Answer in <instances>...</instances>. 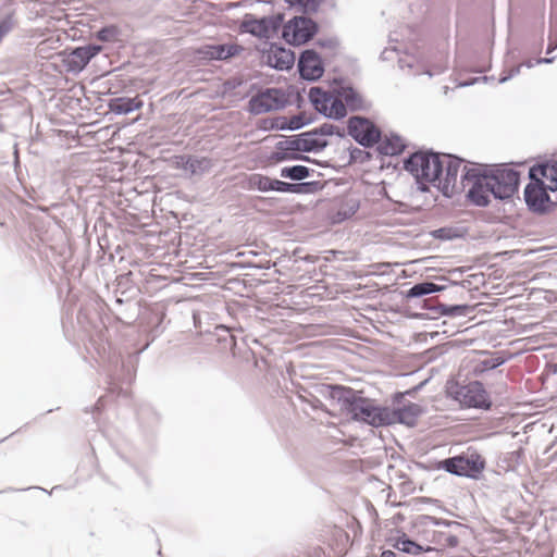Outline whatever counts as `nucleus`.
<instances>
[{"mask_svg":"<svg viewBox=\"0 0 557 557\" xmlns=\"http://www.w3.org/2000/svg\"><path fill=\"white\" fill-rule=\"evenodd\" d=\"M421 520L424 525H437V527L458 525V523L455 521L443 520V519H438V518H435L432 516H422Z\"/></svg>","mask_w":557,"mask_h":557,"instance_id":"49530a36","label":"nucleus"},{"mask_svg":"<svg viewBox=\"0 0 557 557\" xmlns=\"http://www.w3.org/2000/svg\"><path fill=\"white\" fill-rule=\"evenodd\" d=\"M322 189V185L319 181H311V182H296L294 194H314Z\"/></svg>","mask_w":557,"mask_h":557,"instance_id":"a19ab883","label":"nucleus"},{"mask_svg":"<svg viewBox=\"0 0 557 557\" xmlns=\"http://www.w3.org/2000/svg\"><path fill=\"white\" fill-rule=\"evenodd\" d=\"M122 42L120 38V29L114 25H107V52L109 51V42Z\"/></svg>","mask_w":557,"mask_h":557,"instance_id":"de8ad7c7","label":"nucleus"},{"mask_svg":"<svg viewBox=\"0 0 557 557\" xmlns=\"http://www.w3.org/2000/svg\"><path fill=\"white\" fill-rule=\"evenodd\" d=\"M282 138L283 140L275 144V151L271 156V160L277 163L290 160L312 162V159L304 153L320 152L329 146V141L317 140L309 131Z\"/></svg>","mask_w":557,"mask_h":557,"instance_id":"f03ea898","label":"nucleus"},{"mask_svg":"<svg viewBox=\"0 0 557 557\" xmlns=\"http://www.w3.org/2000/svg\"><path fill=\"white\" fill-rule=\"evenodd\" d=\"M430 235L438 240H454L462 238L466 235V230L459 226H444L430 232Z\"/></svg>","mask_w":557,"mask_h":557,"instance_id":"cd10ccee","label":"nucleus"},{"mask_svg":"<svg viewBox=\"0 0 557 557\" xmlns=\"http://www.w3.org/2000/svg\"><path fill=\"white\" fill-rule=\"evenodd\" d=\"M485 468L484 458L476 451L467 453L438 462V469L450 474L475 479Z\"/></svg>","mask_w":557,"mask_h":557,"instance_id":"6e6552de","label":"nucleus"},{"mask_svg":"<svg viewBox=\"0 0 557 557\" xmlns=\"http://www.w3.org/2000/svg\"><path fill=\"white\" fill-rule=\"evenodd\" d=\"M431 286L433 287V289H431V290H430V292H431V294H433V293H437V292H442V290H444V289H445V286H443V285H438V284H435V283H433V282H431Z\"/></svg>","mask_w":557,"mask_h":557,"instance_id":"0e129e2a","label":"nucleus"},{"mask_svg":"<svg viewBox=\"0 0 557 557\" xmlns=\"http://www.w3.org/2000/svg\"><path fill=\"white\" fill-rule=\"evenodd\" d=\"M286 102L285 94L282 90L277 88H268L251 97L248 102V111L251 114L259 115L283 109Z\"/></svg>","mask_w":557,"mask_h":557,"instance_id":"4468645a","label":"nucleus"},{"mask_svg":"<svg viewBox=\"0 0 557 557\" xmlns=\"http://www.w3.org/2000/svg\"><path fill=\"white\" fill-rule=\"evenodd\" d=\"M393 547L413 556H418L424 552H433L434 548L431 546H422L417 542L412 541L407 534L403 533L399 537L395 540Z\"/></svg>","mask_w":557,"mask_h":557,"instance_id":"b1692460","label":"nucleus"},{"mask_svg":"<svg viewBox=\"0 0 557 557\" xmlns=\"http://www.w3.org/2000/svg\"><path fill=\"white\" fill-rule=\"evenodd\" d=\"M431 289H433V287L431 286V282L423 281V282L417 283L412 287H410L406 292V297L407 298H420L425 295H430Z\"/></svg>","mask_w":557,"mask_h":557,"instance_id":"e433bc0d","label":"nucleus"},{"mask_svg":"<svg viewBox=\"0 0 557 557\" xmlns=\"http://www.w3.org/2000/svg\"><path fill=\"white\" fill-rule=\"evenodd\" d=\"M107 398L109 397V394L117 393V396L127 397L128 392L124 389L122 386L117 387L115 381L114 382H107Z\"/></svg>","mask_w":557,"mask_h":557,"instance_id":"864d4df0","label":"nucleus"},{"mask_svg":"<svg viewBox=\"0 0 557 557\" xmlns=\"http://www.w3.org/2000/svg\"><path fill=\"white\" fill-rule=\"evenodd\" d=\"M315 45L320 48L334 50L338 46V40L334 37L319 38Z\"/></svg>","mask_w":557,"mask_h":557,"instance_id":"3c124183","label":"nucleus"},{"mask_svg":"<svg viewBox=\"0 0 557 557\" xmlns=\"http://www.w3.org/2000/svg\"><path fill=\"white\" fill-rule=\"evenodd\" d=\"M486 174V180L491 194L495 199L507 200L515 196L518 191L520 175L513 169H500L479 164Z\"/></svg>","mask_w":557,"mask_h":557,"instance_id":"20e7f679","label":"nucleus"},{"mask_svg":"<svg viewBox=\"0 0 557 557\" xmlns=\"http://www.w3.org/2000/svg\"><path fill=\"white\" fill-rule=\"evenodd\" d=\"M319 30V25L310 17L295 16L283 26V38L293 46L310 41Z\"/></svg>","mask_w":557,"mask_h":557,"instance_id":"f8f14e48","label":"nucleus"},{"mask_svg":"<svg viewBox=\"0 0 557 557\" xmlns=\"http://www.w3.org/2000/svg\"><path fill=\"white\" fill-rule=\"evenodd\" d=\"M332 94L330 91H325L322 87L314 86L309 90V100L313 106L315 111H320L321 107L325 103H329L331 100Z\"/></svg>","mask_w":557,"mask_h":557,"instance_id":"2f4dec72","label":"nucleus"},{"mask_svg":"<svg viewBox=\"0 0 557 557\" xmlns=\"http://www.w3.org/2000/svg\"><path fill=\"white\" fill-rule=\"evenodd\" d=\"M188 171L191 175H201L208 172L212 168L211 159L207 157L195 158L189 157Z\"/></svg>","mask_w":557,"mask_h":557,"instance_id":"72a5a7b5","label":"nucleus"},{"mask_svg":"<svg viewBox=\"0 0 557 557\" xmlns=\"http://www.w3.org/2000/svg\"><path fill=\"white\" fill-rule=\"evenodd\" d=\"M88 321L91 329L95 331V334H91L89 337V342L86 345L87 354L91 359L95 360L98 368H102V362L104 359V346H103V329H104V313L101 305L97 301L92 309L87 308L85 312L79 311L78 320L81 317Z\"/></svg>","mask_w":557,"mask_h":557,"instance_id":"423d86ee","label":"nucleus"},{"mask_svg":"<svg viewBox=\"0 0 557 557\" xmlns=\"http://www.w3.org/2000/svg\"><path fill=\"white\" fill-rule=\"evenodd\" d=\"M505 362H506V359L503 357L485 359L481 362L482 371L494 370V369L503 366Z\"/></svg>","mask_w":557,"mask_h":557,"instance_id":"8fccbe9b","label":"nucleus"},{"mask_svg":"<svg viewBox=\"0 0 557 557\" xmlns=\"http://www.w3.org/2000/svg\"><path fill=\"white\" fill-rule=\"evenodd\" d=\"M189 157L190 156H177L175 157L176 159V166L180 168V169H183L185 171H188V164L187 162H189Z\"/></svg>","mask_w":557,"mask_h":557,"instance_id":"6e6d98bb","label":"nucleus"},{"mask_svg":"<svg viewBox=\"0 0 557 557\" xmlns=\"http://www.w3.org/2000/svg\"><path fill=\"white\" fill-rule=\"evenodd\" d=\"M104 408V396L101 395L98 397L97 403L91 407H86L85 412L90 414L92 419V423L96 424L97 431L104 436V428L101 422L102 410Z\"/></svg>","mask_w":557,"mask_h":557,"instance_id":"7c9ffc66","label":"nucleus"},{"mask_svg":"<svg viewBox=\"0 0 557 557\" xmlns=\"http://www.w3.org/2000/svg\"><path fill=\"white\" fill-rule=\"evenodd\" d=\"M404 168L411 173L417 183L420 185L419 189L426 191V183H432L435 186L436 180L440 178L443 171L442 154L433 151L414 152L404 161Z\"/></svg>","mask_w":557,"mask_h":557,"instance_id":"7ed1b4c3","label":"nucleus"},{"mask_svg":"<svg viewBox=\"0 0 557 557\" xmlns=\"http://www.w3.org/2000/svg\"><path fill=\"white\" fill-rule=\"evenodd\" d=\"M282 24V16L272 15L261 18L246 17L240 28L244 33H248L259 38H269L271 33H275Z\"/></svg>","mask_w":557,"mask_h":557,"instance_id":"dca6fc26","label":"nucleus"},{"mask_svg":"<svg viewBox=\"0 0 557 557\" xmlns=\"http://www.w3.org/2000/svg\"><path fill=\"white\" fill-rule=\"evenodd\" d=\"M347 134L364 148H372L382 139L381 129L362 115H352L347 120Z\"/></svg>","mask_w":557,"mask_h":557,"instance_id":"9d476101","label":"nucleus"},{"mask_svg":"<svg viewBox=\"0 0 557 557\" xmlns=\"http://www.w3.org/2000/svg\"><path fill=\"white\" fill-rule=\"evenodd\" d=\"M547 185L529 183L524 187V201L528 209L535 214H547L552 212L557 203L548 195Z\"/></svg>","mask_w":557,"mask_h":557,"instance_id":"ddd939ff","label":"nucleus"},{"mask_svg":"<svg viewBox=\"0 0 557 557\" xmlns=\"http://www.w3.org/2000/svg\"><path fill=\"white\" fill-rule=\"evenodd\" d=\"M442 160L443 171L440 178L436 180L435 186L445 197L450 198L461 191L458 174L466 160L449 153H443Z\"/></svg>","mask_w":557,"mask_h":557,"instance_id":"9b49d317","label":"nucleus"},{"mask_svg":"<svg viewBox=\"0 0 557 557\" xmlns=\"http://www.w3.org/2000/svg\"><path fill=\"white\" fill-rule=\"evenodd\" d=\"M143 106V101L136 98H127V97H119L111 98L107 101V107L109 110L107 111V116L110 113L122 115L131 113L135 110L140 109Z\"/></svg>","mask_w":557,"mask_h":557,"instance_id":"412c9836","label":"nucleus"},{"mask_svg":"<svg viewBox=\"0 0 557 557\" xmlns=\"http://www.w3.org/2000/svg\"><path fill=\"white\" fill-rule=\"evenodd\" d=\"M333 94L342 98L347 111H369L371 102L350 85H342L333 89Z\"/></svg>","mask_w":557,"mask_h":557,"instance_id":"f3484780","label":"nucleus"},{"mask_svg":"<svg viewBox=\"0 0 557 557\" xmlns=\"http://www.w3.org/2000/svg\"><path fill=\"white\" fill-rule=\"evenodd\" d=\"M471 306L469 305H445L437 304L433 307H430L429 310L437 315L445 317H465L471 311Z\"/></svg>","mask_w":557,"mask_h":557,"instance_id":"a878e982","label":"nucleus"},{"mask_svg":"<svg viewBox=\"0 0 557 557\" xmlns=\"http://www.w3.org/2000/svg\"><path fill=\"white\" fill-rule=\"evenodd\" d=\"M362 153V150H360L359 148H354L351 151H350V158L351 160H356L358 154H361Z\"/></svg>","mask_w":557,"mask_h":557,"instance_id":"774afa93","label":"nucleus"},{"mask_svg":"<svg viewBox=\"0 0 557 557\" xmlns=\"http://www.w3.org/2000/svg\"><path fill=\"white\" fill-rule=\"evenodd\" d=\"M359 209V201L356 199H348L341 206L337 216L341 221L347 220L352 216Z\"/></svg>","mask_w":557,"mask_h":557,"instance_id":"4c0bfd02","label":"nucleus"},{"mask_svg":"<svg viewBox=\"0 0 557 557\" xmlns=\"http://www.w3.org/2000/svg\"><path fill=\"white\" fill-rule=\"evenodd\" d=\"M535 61L533 60H528L521 64H518L513 67H511L510 70H504L503 73L500 74L499 78H498V84H504L506 82H508L509 79H511L512 77L517 76L519 73H520V70L522 66H527L529 69L533 67L535 65Z\"/></svg>","mask_w":557,"mask_h":557,"instance_id":"ea45409f","label":"nucleus"},{"mask_svg":"<svg viewBox=\"0 0 557 557\" xmlns=\"http://www.w3.org/2000/svg\"><path fill=\"white\" fill-rule=\"evenodd\" d=\"M103 46L88 42L82 46L66 47L61 53V61L65 71L79 74L87 64L102 50Z\"/></svg>","mask_w":557,"mask_h":557,"instance_id":"1a4fd4ad","label":"nucleus"},{"mask_svg":"<svg viewBox=\"0 0 557 557\" xmlns=\"http://www.w3.org/2000/svg\"><path fill=\"white\" fill-rule=\"evenodd\" d=\"M119 67L107 70V95L108 94H116L120 88H125L127 86V82L125 79L119 81V84L115 85L114 82L117 81L119 75L116 72Z\"/></svg>","mask_w":557,"mask_h":557,"instance_id":"c9c22d12","label":"nucleus"},{"mask_svg":"<svg viewBox=\"0 0 557 557\" xmlns=\"http://www.w3.org/2000/svg\"><path fill=\"white\" fill-rule=\"evenodd\" d=\"M298 72L302 79L319 81L324 74V64L319 53L313 49H306L298 59Z\"/></svg>","mask_w":557,"mask_h":557,"instance_id":"2eb2a0df","label":"nucleus"},{"mask_svg":"<svg viewBox=\"0 0 557 557\" xmlns=\"http://www.w3.org/2000/svg\"><path fill=\"white\" fill-rule=\"evenodd\" d=\"M472 183L471 187L467 191V198L473 206L487 207L491 202L490 195L491 190L486 185V174L479 164H473L468 168L467 164L462 168L460 175L461 190L465 188L466 183Z\"/></svg>","mask_w":557,"mask_h":557,"instance_id":"0eeeda50","label":"nucleus"},{"mask_svg":"<svg viewBox=\"0 0 557 557\" xmlns=\"http://www.w3.org/2000/svg\"><path fill=\"white\" fill-rule=\"evenodd\" d=\"M434 542L443 546L456 547L459 544V539L454 534L440 533L438 539Z\"/></svg>","mask_w":557,"mask_h":557,"instance_id":"a18cd8bd","label":"nucleus"},{"mask_svg":"<svg viewBox=\"0 0 557 557\" xmlns=\"http://www.w3.org/2000/svg\"><path fill=\"white\" fill-rule=\"evenodd\" d=\"M265 58L267 64L278 71H288L295 63V53L276 44H271Z\"/></svg>","mask_w":557,"mask_h":557,"instance_id":"a211bd4d","label":"nucleus"},{"mask_svg":"<svg viewBox=\"0 0 557 557\" xmlns=\"http://www.w3.org/2000/svg\"><path fill=\"white\" fill-rule=\"evenodd\" d=\"M320 394L336 400L341 410L354 421L375 428L391 424V410L375 405L372 399L364 397L361 391L343 385L323 384Z\"/></svg>","mask_w":557,"mask_h":557,"instance_id":"f257e3e1","label":"nucleus"},{"mask_svg":"<svg viewBox=\"0 0 557 557\" xmlns=\"http://www.w3.org/2000/svg\"><path fill=\"white\" fill-rule=\"evenodd\" d=\"M549 164H536L530 168L529 178L530 183L545 185L542 178H545Z\"/></svg>","mask_w":557,"mask_h":557,"instance_id":"58836bf2","label":"nucleus"},{"mask_svg":"<svg viewBox=\"0 0 557 557\" xmlns=\"http://www.w3.org/2000/svg\"><path fill=\"white\" fill-rule=\"evenodd\" d=\"M104 76V73H101L99 75H96V76H92L89 78V84L91 86H96V85H99L101 78Z\"/></svg>","mask_w":557,"mask_h":557,"instance_id":"13d9d810","label":"nucleus"},{"mask_svg":"<svg viewBox=\"0 0 557 557\" xmlns=\"http://www.w3.org/2000/svg\"><path fill=\"white\" fill-rule=\"evenodd\" d=\"M96 38L100 41H104V25L100 26L96 33Z\"/></svg>","mask_w":557,"mask_h":557,"instance_id":"052dcab7","label":"nucleus"},{"mask_svg":"<svg viewBox=\"0 0 557 557\" xmlns=\"http://www.w3.org/2000/svg\"><path fill=\"white\" fill-rule=\"evenodd\" d=\"M311 407L313 409H322L324 405L320 399L315 398L314 401L311 403Z\"/></svg>","mask_w":557,"mask_h":557,"instance_id":"69168bd1","label":"nucleus"},{"mask_svg":"<svg viewBox=\"0 0 557 557\" xmlns=\"http://www.w3.org/2000/svg\"><path fill=\"white\" fill-rule=\"evenodd\" d=\"M98 205L100 206V210L96 211L98 216L95 222V231L98 232L101 231V235H97V239L99 243L100 251L102 252V256L104 255V246H102L101 240L104 239V207L102 206L101 201H98Z\"/></svg>","mask_w":557,"mask_h":557,"instance_id":"79ce46f5","label":"nucleus"},{"mask_svg":"<svg viewBox=\"0 0 557 557\" xmlns=\"http://www.w3.org/2000/svg\"><path fill=\"white\" fill-rule=\"evenodd\" d=\"M295 183H288L280 180H275L274 191L277 193H293L294 194Z\"/></svg>","mask_w":557,"mask_h":557,"instance_id":"603ef678","label":"nucleus"},{"mask_svg":"<svg viewBox=\"0 0 557 557\" xmlns=\"http://www.w3.org/2000/svg\"><path fill=\"white\" fill-rule=\"evenodd\" d=\"M376 145L377 151L384 156H398L406 148L401 137L396 134L386 136L384 140H380Z\"/></svg>","mask_w":557,"mask_h":557,"instance_id":"393cba45","label":"nucleus"},{"mask_svg":"<svg viewBox=\"0 0 557 557\" xmlns=\"http://www.w3.org/2000/svg\"><path fill=\"white\" fill-rule=\"evenodd\" d=\"M275 180L262 174H252L249 178L251 188H256L259 191L268 193L274 191Z\"/></svg>","mask_w":557,"mask_h":557,"instance_id":"473e14b6","label":"nucleus"},{"mask_svg":"<svg viewBox=\"0 0 557 557\" xmlns=\"http://www.w3.org/2000/svg\"><path fill=\"white\" fill-rule=\"evenodd\" d=\"M447 394L463 407L487 410L492 406L490 395L480 381L450 384Z\"/></svg>","mask_w":557,"mask_h":557,"instance_id":"39448f33","label":"nucleus"},{"mask_svg":"<svg viewBox=\"0 0 557 557\" xmlns=\"http://www.w3.org/2000/svg\"><path fill=\"white\" fill-rule=\"evenodd\" d=\"M311 123V120L306 119L304 113L296 114L288 119V126L289 131H298L306 125H309Z\"/></svg>","mask_w":557,"mask_h":557,"instance_id":"37998d69","label":"nucleus"},{"mask_svg":"<svg viewBox=\"0 0 557 557\" xmlns=\"http://www.w3.org/2000/svg\"><path fill=\"white\" fill-rule=\"evenodd\" d=\"M423 413V408L414 403H408L403 407L391 410V424L398 422L407 426H414L418 418Z\"/></svg>","mask_w":557,"mask_h":557,"instance_id":"6ab92c4d","label":"nucleus"},{"mask_svg":"<svg viewBox=\"0 0 557 557\" xmlns=\"http://www.w3.org/2000/svg\"><path fill=\"white\" fill-rule=\"evenodd\" d=\"M90 446H91L92 455L89 457V460H90V462L94 463L95 469L98 471L99 470V463H98L97 460H95L96 459V457H95V447L91 444H90Z\"/></svg>","mask_w":557,"mask_h":557,"instance_id":"e2e57ef3","label":"nucleus"},{"mask_svg":"<svg viewBox=\"0 0 557 557\" xmlns=\"http://www.w3.org/2000/svg\"><path fill=\"white\" fill-rule=\"evenodd\" d=\"M312 172L313 170L306 165L296 164L282 168L280 171V176L290 181L299 182L308 178Z\"/></svg>","mask_w":557,"mask_h":557,"instance_id":"bb28decb","label":"nucleus"},{"mask_svg":"<svg viewBox=\"0 0 557 557\" xmlns=\"http://www.w3.org/2000/svg\"><path fill=\"white\" fill-rule=\"evenodd\" d=\"M545 178L552 183V185H548L547 188L552 191H556L557 190V161L554 164L548 165V170H547V174H546Z\"/></svg>","mask_w":557,"mask_h":557,"instance_id":"09e8293b","label":"nucleus"},{"mask_svg":"<svg viewBox=\"0 0 557 557\" xmlns=\"http://www.w3.org/2000/svg\"><path fill=\"white\" fill-rule=\"evenodd\" d=\"M555 49H557V21L550 20L548 45H547L546 53L549 54Z\"/></svg>","mask_w":557,"mask_h":557,"instance_id":"c03bdc74","label":"nucleus"},{"mask_svg":"<svg viewBox=\"0 0 557 557\" xmlns=\"http://www.w3.org/2000/svg\"><path fill=\"white\" fill-rule=\"evenodd\" d=\"M380 557H397L396 553L389 549L383 550Z\"/></svg>","mask_w":557,"mask_h":557,"instance_id":"338daca9","label":"nucleus"},{"mask_svg":"<svg viewBox=\"0 0 557 557\" xmlns=\"http://www.w3.org/2000/svg\"><path fill=\"white\" fill-rule=\"evenodd\" d=\"M555 60V58H539L535 60V63L536 64H550L553 63Z\"/></svg>","mask_w":557,"mask_h":557,"instance_id":"680f3d73","label":"nucleus"},{"mask_svg":"<svg viewBox=\"0 0 557 557\" xmlns=\"http://www.w3.org/2000/svg\"><path fill=\"white\" fill-rule=\"evenodd\" d=\"M311 136L315 138L319 141H327L326 139L322 138L323 136H333L336 135L339 138L345 137V131L339 128L338 126L330 123H323L319 127H315L311 131H309Z\"/></svg>","mask_w":557,"mask_h":557,"instance_id":"c85d7f7f","label":"nucleus"},{"mask_svg":"<svg viewBox=\"0 0 557 557\" xmlns=\"http://www.w3.org/2000/svg\"><path fill=\"white\" fill-rule=\"evenodd\" d=\"M319 113L326 119L338 121L347 115V108L342 98L332 94L330 102L321 107Z\"/></svg>","mask_w":557,"mask_h":557,"instance_id":"5701e85b","label":"nucleus"},{"mask_svg":"<svg viewBox=\"0 0 557 557\" xmlns=\"http://www.w3.org/2000/svg\"><path fill=\"white\" fill-rule=\"evenodd\" d=\"M423 384H424V383H421V384H419V385H417V386H414V387H412V388H410V389H408V391H406V392H404V393H396V394H395V397H394V401H395V403L400 401V399H403V398H404V396H406V395H408V396H413V395H414V394H416V393L421 388V386H422Z\"/></svg>","mask_w":557,"mask_h":557,"instance_id":"5fc2aeb1","label":"nucleus"},{"mask_svg":"<svg viewBox=\"0 0 557 557\" xmlns=\"http://www.w3.org/2000/svg\"><path fill=\"white\" fill-rule=\"evenodd\" d=\"M97 124H98V122L90 124L89 125L90 129L83 132V134L81 135V138H82L84 145L100 146V145L104 144L103 127H98V128L94 129V127H96Z\"/></svg>","mask_w":557,"mask_h":557,"instance_id":"c756f323","label":"nucleus"},{"mask_svg":"<svg viewBox=\"0 0 557 557\" xmlns=\"http://www.w3.org/2000/svg\"><path fill=\"white\" fill-rule=\"evenodd\" d=\"M243 51V47L236 44L231 45H208L203 47L202 53L210 60H228Z\"/></svg>","mask_w":557,"mask_h":557,"instance_id":"aec40b11","label":"nucleus"},{"mask_svg":"<svg viewBox=\"0 0 557 557\" xmlns=\"http://www.w3.org/2000/svg\"><path fill=\"white\" fill-rule=\"evenodd\" d=\"M395 52V49H384L381 53V59L387 61L391 59V53Z\"/></svg>","mask_w":557,"mask_h":557,"instance_id":"bf43d9fd","label":"nucleus"},{"mask_svg":"<svg viewBox=\"0 0 557 557\" xmlns=\"http://www.w3.org/2000/svg\"><path fill=\"white\" fill-rule=\"evenodd\" d=\"M288 126V119L285 116L278 117L275 125H273L274 128L278 131H289Z\"/></svg>","mask_w":557,"mask_h":557,"instance_id":"4d7b16f0","label":"nucleus"},{"mask_svg":"<svg viewBox=\"0 0 557 557\" xmlns=\"http://www.w3.org/2000/svg\"><path fill=\"white\" fill-rule=\"evenodd\" d=\"M290 7H299V11L305 14L317 13L323 0H285Z\"/></svg>","mask_w":557,"mask_h":557,"instance_id":"f704fd0d","label":"nucleus"},{"mask_svg":"<svg viewBox=\"0 0 557 557\" xmlns=\"http://www.w3.org/2000/svg\"><path fill=\"white\" fill-rule=\"evenodd\" d=\"M121 156L122 150L120 148L107 147V178H110L113 183H117L123 177L121 174L123 162L117 160Z\"/></svg>","mask_w":557,"mask_h":557,"instance_id":"4be33fe9","label":"nucleus"}]
</instances>
